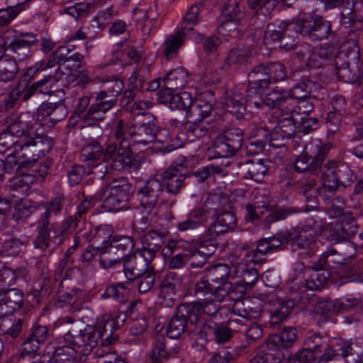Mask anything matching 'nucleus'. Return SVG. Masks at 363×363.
Wrapping results in <instances>:
<instances>
[{"mask_svg": "<svg viewBox=\"0 0 363 363\" xmlns=\"http://www.w3.org/2000/svg\"><path fill=\"white\" fill-rule=\"evenodd\" d=\"M65 197L57 194L50 201L32 208L26 202L15 206L13 218L23 220L31 214L36 217V236L33 241L35 248L40 250L45 255H50L63 242L62 231L57 230L54 217L60 214L65 204Z\"/></svg>", "mask_w": 363, "mask_h": 363, "instance_id": "nucleus-1", "label": "nucleus"}, {"mask_svg": "<svg viewBox=\"0 0 363 363\" xmlns=\"http://www.w3.org/2000/svg\"><path fill=\"white\" fill-rule=\"evenodd\" d=\"M191 295L196 301L184 303L198 313L208 315H214L219 309L220 303L223 301L225 291L210 283L209 279L203 275L191 289Z\"/></svg>", "mask_w": 363, "mask_h": 363, "instance_id": "nucleus-2", "label": "nucleus"}, {"mask_svg": "<svg viewBox=\"0 0 363 363\" xmlns=\"http://www.w3.org/2000/svg\"><path fill=\"white\" fill-rule=\"evenodd\" d=\"M68 323H71L67 328V332L62 338L52 342L57 347H68L77 352V348H82V353L87 355L97 345V335L94 334V327L75 322L69 318Z\"/></svg>", "mask_w": 363, "mask_h": 363, "instance_id": "nucleus-3", "label": "nucleus"}, {"mask_svg": "<svg viewBox=\"0 0 363 363\" xmlns=\"http://www.w3.org/2000/svg\"><path fill=\"white\" fill-rule=\"evenodd\" d=\"M52 147V141L47 135L34 133H28L24 138L19 140L15 154L21 160L20 165L23 167H32L41 157L47 154Z\"/></svg>", "mask_w": 363, "mask_h": 363, "instance_id": "nucleus-4", "label": "nucleus"}, {"mask_svg": "<svg viewBox=\"0 0 363 363\" xmlns=\"http://www.w3.org/2000/svg\"><path fill=\"white\" fill-rule=\"evenodd\" d=\"M289 29L308 38L312 41H320L333 35L331 22L322 16L308 15L290 23Z\"/></svg>", "mask_w": 363, "mask_h": 363, "instance_id": "nucleus-5", "label": "nucleus"}, {"mask_svg": "<svg viewBox=\"0 0 363 363\" xmlns=\"http://www.w3.org/2000/svg\"><path fill=\"white\" fill-rule=\"evenodd\" d=\"M132 185L125 177L112 179L106 185L104 193L108 192L102 206L107 211H118L128 208L132 196Z\"/></svg>", "mask_w": 363, "mask_h": 363, "instance_id": "nucleus-6", "label": "nucleus"}, {"mask_svg": "<svg viewBox=\"0 0 363 363\" xmlns=\"http://www.w3.org/2000/svg\"><path fill=\"white\" fill-rule=\"evenodd\" d=\"M244 141L240 128H232L220 133L214 140L213 149L217 157H229L240 150Z\"/></svg>", "mask_w": 363, "mask_h": 363, "instance_id": "nucleus-7", "label": "nucleus"}, {"mask_svg": "<svg viewBox=\"0 0 363 363\" xmlns=\"http://www.w3.org/2000/svg\"><path fill=\"white\" fill-rule=\"evenodd\" d=\"M133 238L123 236L114 238L104 252V257L100 259L101 265L106 269L116 264H120L134 248Z\"/></svg>", "mask_w": 363, "mask_h": 363, "instance_id": "nucleus-8", "label": "nucleus"}, {"mask_svg": "<svg viewBox=\"0 0 363 363\" xmlns=\"http://www.w3.org/2000/svg\"><path fill=\"white\" fill-rule=\"evenodd\" d=\"M360 60L359 49L357 48L349 54L338 55L335 59L336 75L337 78L346 83L354 84L358 81L357 71L362 65Z\"/></svg>", "mask_w": 363, "mask_h": 363, "instance_id": "nucleus-9", "label": "nucleus"}, {"mask_svg": "<svg viewBox=\"0 0 363 363\" xmlns=\"http://www.w3.org/2000/svg\"><path fill=\"white\" fill-rule=\"evenodd\" d=\"M37 34L33 32H16L11 42L2 45L7 52L13 54L11 57L18 61L25 60L33 55L32 48L38 44Z\"/></svg>", "mask_w": 363, "mask_h": 363, "instance_id": "nucleus-10", "label": "nucleus"}, {"mask_svg": "<svg viewBox=\"0 0 363 363\" xmlns=\"http://www.w3.org/2000/svg\"><path fill=\"white\" fill-rule=\"evenodd\" d=\"M199 315L185 303L177 307V311L171 319L167 329V335L172 339L179 338L185 331L189 333V323H196Z\"/></svg>", "mask_w": 363, "mask_h": 363, "instance_id": "nucleus-11", "label": "nucleus"}, {"mask_svg": "<svg viewBox=\"0 0 363 363\" xmlns=\"http://www.w3.org/2000/svg\"><path fill=\"white\" fill-rule=\"evenodd\" d=\"M303 348L317 357L320 356V363H327L337 355L336 350L328 338L319 333L308 332L304 339Z\"/></svg>", "mask_w": 363, "mask_h": 363, "instance_id": "nucleus-12", "label": "nucleus"}, {"mask_svg": "<svg viewBox=\"0 0 363 363\" xmlns=\"http://www.w3.org/2000/svg\"><path fill=\"white\" fill-rule=\"evenodd\" d=\"M152 260L151 255H145L137 250L125 258L121 264L123 265L125 277L130 281H133L152 269L150 267Z\"/></svg>", "mask_w": 363, "mask_h": 363, "instance_id": "nucleus-13", "label": "nucleus"}, {"mask_svg": "<svg viewBox=\"0 0 363 363\" xmlns=\"http://www.w3.org/2000/svg\"><path fill=\"white\" fill-rule=\"evenodd\" d=\"M117 101L118 98L115 95L106 92L104 89L99 91L96 96L95 103L90 106L86 113L82 117L83 122L104 121L106 114L116 105Z\"/></svg>", "mask_w": 363, "mask_h": 363, "instance_id": "nucleus-14", "label": "nucleus"}, {"mask_svg": "<svg viewBox=\"0 0 363 363\" xmlns=\"http://www.w3.org/2000/svg\"><path fill=\"white\" fill-rule=\"evenodd\" d=\"M322 171L326 174L331 182L337 184L341 189H345L350 186L356 179V175L347 164L335 160H326Z\"/></svg>", "mask_w": 363, "mask_h": 363, "instance_id": "nucleus-15", "label": "nucleus"}, {"mask_svg": "<svg viewBox=\"0 0 363 363\" xmlns=\"http://www.w3.org/2000/svg\"><path fill=\"white\" fill-rule=\"evenodd\" d=\"M360 303L361 301L356 297H347L345 301L339 299H321L316 303L315 311L317 314L328 318L333 315L350 311Z\"/></svg>", "mask_w": 363, "mask_h": 363, "instance_id": "nucleus-16", "label": "nucleus"}, {"mask_svg": "<svg viewBox=\"0 0 363 363\" xmlns=\"http://www.w3.org/2000/svg\"><path fill=\"white\" fill-rule=\"evenodd\" d=\"M160 131L158 120L151 115L146 121L132 125V141L134 143L145 145L154 142L155 140L162 143V141L157 138Z\"/></svg>", "mask_w": 363, "mask_h": 363, "instance_id": "nucleus-17", "label": "nucleus"}, {"mask_svg": "<svg viewBox=\"0 0 363 363\" xmlns=\"http://www.w3.org/2000/svg\"><path fill=\"white\" fill-rule=\"evenodd\" d=\"M163 192L164 184L158 179L151 178L138 189L137 196L140 206L150 213L157 205Z\"/></svg>", "mask_w": 363, "mask_h": 363, "instance_id": "nucleus-18", "label": "nucleus"}, {"mask_svg": "<svg viewBox=\"0 0 363 363\" xmlns=\"http://www.w3.org/2000/svg\"><path fill=\"white\" fill-rule=\"evenodd\" d=\"M50 336V329L47 325H35L27 335L21 345V355L35 354Z\"/></svg>", "mask_w": 363, "mask_h": 363, "instance_id": "nucleus-19", "label": "nucleus"}, {"mask_svg": "<svg viewBox=\"0 0 363 363\" xmlns=\"http://www.w3.org/2000/svg\"><path fill=\"white\" fill-rule=\"evenodd\" d=\"M157 95L160 104L168 105L172 110H183L186 112V118L190 117L194 101L190 93L184 91L174 94L168 89H160Z\"/></svg>", "mask_w": 363, "mask_h": 363, "instance_id": "nucleus-20", "label": "nucleus"}, {"mask_svg": "<svg viewBox=\"0 0 363 363\" xmlns=\"http://www.w3.org/2000/svg\"><path fill=\"white\" fill-rule=\"evenodd\" d=\"M222 16L223 21L221 29L228 31L225 35L237 38L240 30L237 26V23L240 22L242 17L238 1L228 0L222 9Z\"/></svg>", "mask_w": 363, "mask_h": 363, "instance_id": "nucleus-21", "label": "nucleus"}, {"mask_svg": "<svg viewBox=\"0 0 363 363\" xmlns=\"http://www.w3.org/2000/svg\"><path fill=\"white\" fill-rule=\"evenodd\" d=\"M289 237V245L292 251L309 254L316 250V240L308 228H291Z\"/></svg>", "mask_w": 363, "mask_h": 363, "instance_id": "nucleus-22", "label": "nucleus"}, {"mask_svg": "<svg viewBox=\"0 0 363 363\" xmlns=\"http://www.w3.org/2000/svg\"><path fill=\"white\" fill-rule=\"evenodd\" d=\"M357 229V223L351 214L345 215L326 230L328 239L330 241L340 242L349 240Z\"/></svg>", "mask_w": 363, "mask_h": 363, "instance_id": "nucleus-23", "label": "nucleus"}, {"mask_svg": "<svg viewBox=\"0 0 363 363\" xmlns=\"http://www.w3.org/2000/svg\"><path fill=\"white\" fill-rule=\"evenodd\" d=\"M311 269L314 272L310 276V278L306 280L304 286H300L298 282H294L289 287V290L291 294H298V291L302 292L305 289L311 291H320L325 286L331 277V271L326 267H315V262Z\"/></svg>", "mask_w": 363, "mask_h": 363, "instance_id": "nucleus-24", "label": "nucleus"}, {"mask_svg": "<svg viewBox=\"0 0 363 363\" xmlns=\"http://www.w3.org/2000/svg\"><path fill=\"white\" fill-rule=\"evenodd\" d=\"M116 329V320L111 315L106 314L101 316L94 327V334L97 335V343L99 339L103 346L115 343L118 340V335L114 334Z\"/></svg>", "mask_w": 363, "mask_h": 363, "instance_id": "nucleus-25", "label": "nucleus"}, {"mask_svg": "<svg viewBox=\"0 0 363 363\" xmlns=\"http://www.w3.org/2000/svg\"><path fill=\"white\" fill-rule=\"evenodd\" d=\"M304 148L306 155L311 160L312 169H316L318 174L322 172V169L326 162V157L332 148V145L319 140H313L308 143Z\"/></svg>", "mask_w": 363, "mask_h": 363, "instance_id": "nucleus-26", "label": "nucleus"}, {"mask_svg": "<svg viewBox=\"0 0 363 363\" xmlns=\"http://www.w3.org/2000/svg\"><path fill=\"white\" fill-rule=\"evenodd\" d=\"M267 65L260 63L253 67L248 73L247 92L260 93L263 89H267L270 84V76L268 72Z\"/></svg>", "mask_w": 363, "mask_h": 363, "instance_id": "nucleus-27", "label": "nucleus"}, {"mask_svg": "<svg viewBox=\"0 0 363 363\" xmlns=\"http://www.w3.org/2000/svg\"><path fill=\"white\" fill-rule=\"evenodd\" d=\"M167 238V233L164 231L148 230L138 236L143 248L139 250L145 255H151L153 259L156 253L164 245Z\"/></svg>", "mask_w": 363, "mask_h": 363, "instance_id": "nucleus-28", "label": "nucleus"}, {"mask_svg": "<svg viewBox=\"0 0 363 363\" xmlns=\"http://www.w3.org/2000/svg\"><path fill=\"white\" fill-rule=\"evenodd\" d=\"M62 78V73L58 69L53 74L50 73L48 76H45L43 79L33 83L28 86L21 94L22 100L26 101L33 96L40 94L51 95L53 91L52 90L51 81L53 79L57 82Z\"/></svg>", "mask_w": 363, "mask_h": 363, "instance_id": "nucleus-29", "label": "nucleus"}, {"mask_svg": "<svg viewBox=\"0 0 363 363\" xmlns=\"http://www.w3.org/2000/svg\"><path fill=\"white\" fill-rule=\"evenodd\" d=\"M216 219L211 223L207 230V235L210 239L232 230L237 224L235 213L228 209L216 216Z\"/></svg>", "mask_w": 363, "mask_h": 363, "instance_id": "nucleus-30", "label": "nucleus"}, {"mask_svg": "<svg viewBox=\"0 0 363 363\" xmlns=\"http://www.w3.org/2000/svg\"><path fill=\"white\" fill-rule=\"evenodd\" d=\"M33 115L29 112L22 113L18 116H11L7 118L8 126L6 129L16 136L19 140L24 138L28 133H34L32 131Z\"/></svg>", "mask_w": 363, "mask_h": 363, "instance_id": "nucleus-31", "label": "nucleus"}, {"mask_svg": "<svg viewBox=\"0 0 363 363\" xmlns=\"http://www.w3.org/2000/svg\"><path fill=\"white\" fill-rule=\"evenodd\" d=\"M23 293L17 289H9L0 299V318L10 315L19 310L23 303Z\"/></svg>", "mask_w": 363, "mask_h": 363, "instance_id": "nucleus-32", "label": "nucleus"}, {"mask_svg": "<svg viewBox=\"0 0 363 363\" xmlns=\"http://www.w3.org/2000/svg\"><path fill=\"white\" fill-rule=\"evenodd\" d=\"M162 182L169 194H178L183 186L188 174L184 173L183 169H174L168 167L162 174Z\"/></svg>", "mask_w": 363, "mask_h": 363, "instance_id": "nucleus-33", "label": "nucleus"}, {"mask_svg": "<svg viewBox=\"0 0 363 363\" xmlns=\"http://www.w3.org/2000/svg\"><path fill=\"white\" fill-rule=\"evenodd\" d=\"M18 72L16 60L6 53V48L0 45V83H8L14 79Z\"/></svg>", "mask_w": 363, "mask_h": 363, "instance_id": "nucleus-34", "label": "nucleus"}, {"mask_svg": "<svg viewBox=\"0 0 363 363\" xmlns=\"http://www.w3.org/2000/svg\"><path fill=\"white\" fill-rule=\"evenodd\" d=\"M283 359L284 354L280 348L269 340L250 363H281Z\"/></svg>", "mask_w": 363, "mask_h": 363, "instance_id": "nucleus-35", "label": "nucleus"}, {"mask_svg": "<svg viewBox=\"0 0 363 363\" xmlns=\"http://www.w3.org/2000/svg\"><path fill=\"white\" fill-rule=\"evenodd\" d=\"M247 99L245 94L238 91H235L226 96L224 106L228 112L240 119L244 116L247 111Z\"/></svg>", "mask_w": 363, "mask_h": 363, "instance_id": "nucleus-36", "label": "nucleus"}, {"mask_svg": "<svg viewBox=\"0 0 363 363\" xmlns=\"http://www.w3.org/2000/svg\"><path fill=\"white\" fill-rule=\"evenodd\" d=\"M267 162L268 161L264 159L247 160L242 164V169L246 172V178L261 182L268 172Z\"/></svg>", "mask_w": 363, "mask_h": 363, "instance_id": "nucleus-37", "label": "nucleus"}, {"mask_svg": "<svg viewBox=\"0 0 363 363\" xmlns=\"http://www.w3.org/2000/svg\"><path fill=\"white\" fill-rule=\"evenodd\" d=\"M206 276L216 287H228L231 277L230 268L226 264H218L208 269Z\"/></svg>", "mask_w": 363, "mask_h": 363, "instance_id": "nucleus-38", "label": "nucleus"}, {"mask_svg": "<svg viewBox=\"0 0 363 363\" xmlns=\"http://www.w3.org/2000/svg\"><path fill=\"white\" fill-rule=\"evenodd\" d=\"M199 12L200 9L199 6L196 5L191 6L183 18L180 30L189 35V37H193L195 40L201 41L204 39V35L194 32V28L197 25L199 21Z\"/></svg>", "mask_w": 363, "mask_h": 363, "instance_id": "nucleus-39", "label": "nucleus"}, {"mask_svg": "<svg viewBox=\"0 0 363 363\" xmlns=\"http://www.w3.org/2000/svg\"><path fill=\"white\" fill-rule=\"evenodd\" d=\"M202 314L198 315L196 323H189V333L196 338L208 340L211 337H214L217 326L213 322H203L201 320Z\"/></svg>", "mask_w": 363, "mask_h": 363, "instance_id": "nucleus-40", "label": "nucleus"}, {"mask_svg": "<svg viewBox=\"0 0 363 363\" xmlns=\"http://www.w3.org/2000/svg\"><path fill=\"white\" fill-rule=\"evenodd\" d=\"M202 314L198 315L196 323H189V333L196 338L208 340L211 337H214L217 326L213 322H203L201 320Z\"/></svg>", "mask_w": 363, "mask_h": 363, "instance_id": "nucleus-41", "label": "nucleus"}, {"mask_svg": "<svg viewBox=\"0 0 363 363\" xmlns=\"http://www.w3.org/2000/svg\"><path fill=\"white\" fill-rule=\"evenodd\" d=\"M188 72L182 67L170 71L163 79L164 89H168L170 92L182 89L187 83Z\"/></svg>", "mask_w": 363, "mask_h": 363, "instance_id": "nucleus-42", "label": "nucleus"}, {"mask_svg": "<svg viewBox=\"0 0 363 363\" xmlns=\"http://www.w3.org/2000/svg\"><path fill=\"white\" fill-rule=\"evenodd\" d=\"M189 35L179 30L176 33L170 35L164 43L163 54L167 60L174 58L177 56L179 50L184 45Z\"/></svg>", "mask_w": 363, "mask_h": 363, "instance_id": "nucleus-43", "label": "nucleus"}, {"mask_svg": "<svg viewBox=\"0 0 363 363\" xmlns=\"http://www.w3.org/2000/svg\"><path fill=\"white\" fill-rule=\"evenodd\" d=\"M103 153V147L95 141L84 146L80 152V160L88 166L94 167L100 164Z\"/></svg>", "mask_w": 363, "mask_h": 363, "instance_id": "nucleus-44", "label": "nucleus"}, {"mask_svg": "<svg viewBox=\"0 0 363 363\" xmlns=\"http://www.w3.org/2000/svg\"><path fill=\"white\" fill-rule=\"evenodd\" d=\"M329 253L338 255L339 259H335V262L347 264L350 259L354 258L356 248L354 243L349 240L335 242L329 249Z\"/></svg>", "mask_w": 363, "mask_h": 363, "instance_id": "nucleus-45", "label": "nucleus"}, {"mask_svg": "<svg viewBox=\"0 0 363 363\" xmlns=\"http://www.w3.org/2000/svg\"><path fill=\"white\" fill-rule=\"evenodd\" d=\"M52 291V283L51 276L49 274L43 273L33 284L30 290V294L39 302L42 297L48 296Z\"/></svg>", "mask_w": 363, "mask_h": 363, "instance_id": "nucleus-46", "label": "nucleus"}, {"mask_svg": "<svg viewBox=\"0 0 363 363\" xmlns=\"http://www.w3.org/2000/svg\"><path fill=\"white\" fill-rule=\"evenodd\" d=\"M262 196L260 192H257L254 203H248L245 205L246 215L245 219L248 221L253 222L258 220L264 212V209H267L269 205V197H265L261 201H258V197Z\"/></svg>", "mask_w": 363, "mask_h": 363, "instance_id": "nucleus-47", "label": "nucleus"}, {"mask_svg": "<svg viewBox=\"0 0 363 363\" xmlns=\"http://www.w3.org/2000/svg\"><path fill=\"white\" fill-rule=\"evenodd\" d=\"M133 152L130 147L125 143L118 146L117 155L111 160L110 167L116 171H121L129 166Z\"/></svg>", "mask_w": 363, "mask_h": 363, "instance_id": "nucleus-48", "label": "nucleus"}, {"mask_svg": "<svg viewBox=\"0 0 363 363\" xmlns=\"http://www.w3.org/2000/svg\"><path fill=\"white\" fill-rule=\"evenodd\" d=\"M133 152L130 147L125 143L118 146L117 155L111 160L110 167L116 171H121L129 166Z\"/></svg>", "mask_w": 363, "mask_h": 363, "instance_id": "nucleus-49", "label": "nucleus"}, {"mask_svg": "<svg viewBox=\"0 0 363 363\" xmlns=\"http://www.w3.org/2000/svg\"><path fill=\"white\" fill-rule=\"evenodd\" d=\"M151 65L146 61L138 65L131 76L129 77L130 86L133 89H143L144 84L150 74Z\"/></svg>", "mask_w": 363, "mask_h": 363, "instance_id": "nucleus-50", "label": "nucleus"}, {"mask_svg": "<svg viewBox=\"0 0 363 363\" xmlns=\"http://www.w3.org/2000/svg\"><path fill=\"white\" fill-rule=\"evenodd\" d=\"M320 174L321 185L316 189V193L324 203H328L330 201V199L335 197L334 196L337 191L340 189V188L337 184L331 182L330 179L328 178L326 174L323 171Z\"/></svg>", "mask_w": 363, "mask_h": 363, "instance_id": "nucleus-51", "label": "nucleus"}, {"mask_svg": "<svg viewBox=\"0 0 363 363\" xmlns=\"http://www.w3.org/2000/svg\"><path fill=\"white\" fill-rule=\"evenodd\" d=\"M28 243L27 237L23 235H13L11 238L6 240L1 249V252L6 256L15 257L19 254L23 246Z\"/></svg>", "mask_w": 363, "mask_h": 363, "instance_id": "nucleus-52", "label": "nucleus"}, {"mask_svg": "<svg viewBox=\"0 0 363 363\" xmlns=\"http://www.w3.org/2000/svg\"><path fill=\"white\" fill-rule=\"evenodd\" d=\"M341 354L346 363H363V347L357 342H345Z\"/></svg>", "mask_w": 363, "mask_h": 363, "instance_id": "nucleus-53", "label": "nucleus"}, {"mask_svg": "<svg viewBox=\"0 0 363 363\" xmlns=\"http://www.w3.org/2000/svg\"><path fill=\"white\" fill-rule=\"evenodd\" d=\"M269 340L279 348H289L297 340L296 330L292 327H286L280 333L274 335Z\"/></svg>", "mask_w": 363, "mask_h": 363, "instance_id": "nucleus-54", "label": "nucleus"}, {"mask_svg": "<svg viewBox=\"0 0 363 363\" xmlns=\"http://www.w3.org/2000/svg\"><path fill=\"white\" fill-rule=\"evenodd\" d=\"M165 340V337L161 335L155 337L150 355V363H161L169 357L170 353L166 349Z\"/></svg>", "mask_w": 363, "mask_h": 363, "instance_id": "nucleus-55", "label": "nucleus"}, {"mask_svg": "<svg viewBox=\"0 0 363 363\" xmlns=\"http://www.w3.org/2000/svg\"><path fill=\"white\" fill-rule=\"evenodd\" d=\"M263 101L269 108L274 109L278 106H283V103L291 101V99L287 91L275 88L265 94Z\"/></svg>", "mask_w": 363, "mask_h": 363, "instance_id": "nucleus-56", "label": "nucleus"}, {"mask_svg": "<svg viewBox=\"0 0 363 363\" xmlns=\"http://www.w3.org/2000/svg\"><path fill=\"white\" fill-rule=\"evenodd\" d=\"M184 127L189 133L196 138H201L206 135L208 131L209 122L203 120L202 118H187Z\"/></svg>", "mask_w": 363, "mask_h": 363, "instance_id": "nucleus-57", "label": "nucleus"}, {"mask_svg": "<svg viewBox=\"0 0 363 363\" xmlns=\"http://www.w3.org/2000/svg\"><path fill=\"white\" fill-rule=\"evenodd\" d=\"M179 284L180 279L175 273L169 272L165 275L160 284V289L161 293L164 294V298L168 296L169 300H172Z\"/></svg>", "mask_w": 363, "mask_h": 363, "instance_id": "nucleus-58", "label": "nucleus"}, {"mask_svg": "<svg viewBox=\"0 0 363 363\" xmlns=\"http://www.w3.org/2000/svg\"><path fill=\"white\" fill-rule=\"evenodd\" d=\"M324 203L326 205V213L330 218H343L345 215L350 214L345 212L346 201L342 196H336Z\"/></svg>", "mask_w": 363, "mask_h": 363, "instance_id": "nucleus-59", "label": "nucleus"}, {"mask_svg": "<svg viewBox=\"0 0 363 363\" xmlns=\"http://www.w3.org/2000/svg\"><path fill=\"white\" fill-rule=\"evenodd\" d=\"M204 207L209 212L212 211L213 212V216H216L220 212L230 208V206L228 198L218 194H213L208 196L204 203Z\"/></svg>", "mask_w": 363, "mask_h": 363, "instance_id": "nucleus-60", "label": "nucleus"}, {"mask_svg": "<svg viewBox=\"0 0 363 363\" xmlns=\"http://www.w3.org/2000/svg\"><path fill=\"white\" fill-rule=\"evenodd\" d=\"M274 1L265 0L263 5L259 6L255 15L251 18V23L257 28L262 27L266 22L271 11L275 8Z\"/></svg>", "mask_w": 363, "mask_h": 363, "instance_id": "nucleus-61", "label": "nucleus"}, {"mask_svg": "<svg viewBox=\"0 0 363 363\" xmlns=\"http://www.w3.org/2000/svg\"><path fill=\"white\" fill-rule=\"evenodd\" d=\"M330 55V48L327 46L314 48L308 56V65L314 68L320 67Z\"/></svg>", "mask_w": 363, "mask_h": 363, "instance_id": "nucleus-62", "label": "nucleus"}, {"mask_svg": "<svg viewBox=\"0 0 363 363\" xmlns=\"http://www.w3.org/2000/svg\"><path fill=\"white\" fill-rule=\"evenodd\" d=\"M132 125L123 119H120L116 124L114 132V138L118 141V146L124 143L130 147V140H132Z\"/></svg>", "mask_w": 363, "mask_h": 363, "instance_id": "nucleus-63", "label": "nucleus"}, {"mask_svg": "<svg viewBox=\"0 0 363 363\" xmlns=\"http://www.w3.org/2000/svg\"><path fill=\"white\" fill-rule=\"evenodd\" d=\"M52 354V363H74L76 351L68 347H57L54 345Z\"/></svg>", "mask_w": 363, "mask_h": 363, "instance_id": "nucleus-64", "label": "nucleus"}]
</instances>
